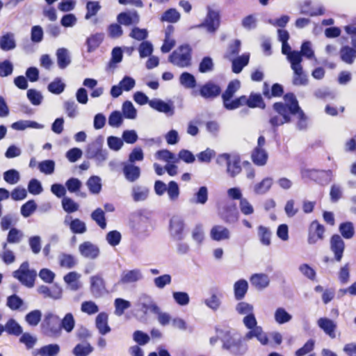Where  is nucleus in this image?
<instances>
[{
	"label": "nucleus",
	"instance_id": "1",
	"mask_svg": "<svg viewBox=\"0 0 356 356\" xmlns=\"http://www.w3.org/2000/svg\"><path fill=\"white\" fill-rule=\"evenodd\" d=\"M216 331L218 334L219 339L222 343V348L223 350L228 351L234 356H243L247 353L248 350V345L236 333L232 332L229 329L218 327L216 328Z\"/></svg>",
	"mask_w": 356,
	"mask_h": 356
},
{
	"label": "nucleus",
	"instance_id": "2",
	"mask_svg": "<svg viewBox=\"0 0 356 356\" xmlns=\"http://www.w3.org/2000/svg\"><path fill=\"white\" fill-rule=\"evenodd\" d=\"M103 144L104 137L100 135L90 143L86 149V158L95 160L97 165H101L108 157V152L106 149H103Z\"/></svg>",
	"mask_w": 356,
	"mask_h": 356
},
{
	"label": "nucleus",
	"instance_id": "3",
	"mask_svg": "<svg viewBox=\"0 0 356 356\" xmlns=\"http://www.w3.org/2000/svg\"><path fill=\"white\" fill-rule=\"evenodd\" d=\"M192 51L188 44H181L169 55L168 61L179 67H188L191 65Z\"/></svg>",
	"mask_w": 356,
	"mask_h": 356
},
{
	"label": "nucleus",
	"instance_id": "4",
	"mask_svg": "<svg viewBox=\"0 0 356 356\" xmlns=\"http://www.w3.org/2000/svg\"><path fill=\"white\" fill-rule=\"evenodd\" d=\"M302 179H307L325 186L334 179V175L332 170H317L304 168L300 171Z\"/></svg>",
	"mask_w": 356,
	"mask_h": 356
},
{
	"label": "nucleus",
	"instance_id": "5",
	"mask_svg": "<svg viewBox=\"0 0 356 356\" xmlns=\"http://www.w3.org/2000/svg\"><path fill=\"white\" fill-rule=\"evenodd\" d=\"M13 277L17 279L23 286L27 288L34 286L37 272L35 269L29 268V263L27 261L21 264L19 268L13 272Z\"/></svg>",
	"mask_w": 356,
	"mask_h": 356
},
{
	"label": "nucleus",
	"instance_id": "6",
	"mask_svg": "<svg viewBox=\"0 0 356 356\" xmlns=\"http://www.w3.org/2000/svg\"><path fill=\"white\" fill-rule=\"evenodd\" d=\"M41 330L42 334L47 337H59L61 335L59 316L51 312L47 313L41 323Z\"/></svg>",
	"mask_w": 356,
	"mask_h": 356
},
{
	"label": "nucleus",
	"instance_id": "7",
	"mask_svg": "<svg viewBox=\"0 0 356 356\" xmlns=\"http://www.w3.org/2000/svg\"><path fill=\"white\" fill-rule=\"evenodd\" d=\"M221 86L211 80L200 85L197 90H193L192 92L193 96L199 95L207 101H212L216 99L221 95Z\"/></svg>",
	"mask_w": 356,
	"mask_h": 356
},
{
	"label": "nucleus",
	"instance_id": "8",
	"mask_svg": "<svg viewBox=\"0 0 356 356\" xmlns=\"http://www.w3.org/2000/svg\"><path fill=\"white\" fill-rule=\"evenodd\" d=\"M207 13L204 19L199 24L195 25L191 29H206L211 33H214L220 25V14L218 10H213L209 6L207 7Z\"/></svg>",
	"mask_w": 356,
	"mask_h": 356
},
{
	"label": "nucleus",
	"instance_id": "9",
	"mask_svg": "<svg viewBox=\"0 0 356 356\" xmlns=\"http://www.w3.org/2000/svg\"><path fill=\"white\" fill-rule=\"evenodd\" d=\"M186 227L184 218L181 216H172L169 220L168 225L170 236L175 241H183L186 236Z\"/></svg>",
	"mask_w": 356,
	"mask_h": 356
},
{
	"label": "nucleus",
	"instance_id": "10",
	"mask_svg": "<svg viewBox=\"0 0 356 356\" xmlns=\"http://www.w3.org/2000/svg\"><path fill=\"white\" fill-rule=\"evenodd\" d=\"M220 218L227 224H234L239 218V212L235 202H229L224 204L219 209Z\"/></svg>",
	"mask_w": 356,
	"mask_h": 356
},
{
	"label": "nucleus",
	"instance_id": "11",
	"mask_svg": "<svg viewBox=\"0 0 356 356\" xmlns=\"http://www.w3.org/2000/svg\"><path fill=\"white\" fill-rule=\"evenodd\" d=\"M286 103L278 102L274 103L277 108L282 112L286 111L292 115H296V112L300 108L298 101L293 92H287L284 95Z\"/></svg>",
	"mask_w": 356,
	"mask_h": 356
},
{
	"label": "nucleus",
	"instance_id": "12",
	"mask_svg": "<svg viewBox=\"0 0 356 356\" xmlns=\"http://www.w3.org/2000/svg\"><path fill=\"white\" fill-rule=\"evenodd\" d=\"M235 309L238 314H245L243 318V323L245 327H250V325L252 326L253 323L257 321L254 314V307L252 305L246 302L241 301L236 304Z\"/></svg>",
	"mask_w": 356,
	"mask_h": 356
},
{
	"label": "nucleus",
	"instance_id": "13",
	"mask_svg": "<svg viewBox=\"0 0 356 356\" xmlns=\"http://www.w3.org/2000/svg\"><path fill=\"white\" fill-rule=\"evenodd\" d=\"M149 106L157 112L164 113L167 117H172L175 113V106L172 99L164 101L159 98L150 100Z\"/></svg>",
	"mask_w": 356,
	"mask_h": 356
},
{
	"label": "nucleus",
	"instance_id": "14",
	"mask_svg": "<svg viewBox=\"0 0 356 356\" xmlns=\"http://www.w3.org/2000/svg\"><path fill=\"white\" fill-rule=\"evenodd\" d=\"M150 220L146 216H140L132 225L134 234L139 238H145L150 234Z\"/></svg>",
	"mask_w": 356,
	"mask_h": 356
},
{
	"label": "nucleus",
	"instance_id": "15",
	"mask_svg": "<svg viewBox=\"0 0 356 356\" xmlns=\"http://www.w3.org/2000/svg\"><path fill=\"white\" fill-rule=\"evenodd\" d=\"M325 228L317 220H313L308 228L307 243L309 245H314L318 241L324 239Z\"/></svg>",
	"mask_w": 356,
	"mask_h": 356
},
{
	"label": "nucleus",
	"instance_id": "16",
	"mask_svg": "<svg viewBox=\"0 0 356 356\" xmlns=\"http://www.w3.org/2000/svg\"><path fill=\"white\" fill-rule=\"evenodd\" d=\"M246 328L248 329L249 331L245 334V340H251L253 338H256L261 345H268L269 342L268 334L264 332L261 326L257 325V321L253 323L252 326L250 325V327H247Z\"/></svg>",
	"mask_w": 356,
	"mask_h": 356
},
{
	"label": "nucleus",
	"instance_id": "17",
	"mask_svg": "<svg viewBox=\"0 0 356 356\" xmlns=\"http://www.w3.org/2000/svg\"><path fill=\"white\" fill-rule=\"evenodd\" d=\"M345 247V242L340 235L334 234L330 237V248L334 254V261L339 262L341 261Z\"/></svg>",
	"mask_w": 356,
	"mask_h": 356
},
{
	"label": "nucleus",
	"instance_id": "18",
	"mask_svg": "<svg viewBox=\"0 0 356 356\" xmlns=\"http://www.w3.org/2000/svg\"><path fill=\"white\" fill-rule=\"evenodd\" d=\"M37 292L44 298H49L53 300H59L63 296V289L58 283H54L51 288L46 285H40L37 288Z\"/></svg>",
	"mask_w": 356,
	"mask_h": 356
},
{
	"label": "nucleus",
	"instance_id": "19",
	"mask_svg": "<svg viewBox=\"0 0 356 356\" xmlns=\"http://www.w3.org/2000/svg\"><path fill=\"white\" fill-rule=\"evenodd\" d=\"M90 283V290L95 298H100L106 292L105 281L100 275L92 276Z\"/></svg>",
	"mask_w": 356,
	"mask_h": 356
},
{
	"label": "nucleus",
	"instance_id": "20",
	"mask_svg": "<svg viewBox=\"0 0 356 356\" xmlns=\"http://www.w3.org/2000/svg\"><path fill=\"white\" fill-rule=\"evenodd\" d=\"M117 22L125 26L136 25L140 22V16L136 10L123 11L117 15Z\"/></svg>",
	"mask_w": 356,
	"mask_h": 356
},
{
	"label": "nucleus",
	"instance_id": "21",
	"mask_svg": "<svg viewBox=\"0 0 356 356\" xmlns=\"http://www.w3.org/2000/svg\"><path fill=\"white\" fill-rule=\"evenodd\" d=\"M273 108L278 115L282 116L281 118L278 115H274L270 117L269 119V124L272 127L273 131L276 132L279 126L283 125L285 123H290L291 122V116L292 115L285 111L284 112L279 111L274 104H273Z\"/></svg>",
	"mask_w": 356,
	"mask_h": 356
},
{
	"label": "nucleus",
	"instance_id": "22",
	"mask_svg": "<svg viewBox=\"0 0 356 356\" xmlns=\"http://www.w3.org/2000/svg\"><path fill=\"white\" fill-rule=\"evenodd\" d=\"M293 58L296 59L294 60L296 64H293V65L291 66L294 73L293 84L294 86H306L308 83V79L307 74L303 72L300 58L298 59L296 57Z\"/></svg>",
	"mask_w": 356,
	"mask_h": 356
},
{
	"label": "nucleus",
	"instance_id": "23",
	"mask_svg": "<svg viewBox=\"0 0 356 356\" xmlns=\"http://www.w3.org/2000/svg\"><path fill=\"white\" fill-rule=\"evenodd\" d=\"M122 172L127 181L129 182H135L140 177V168L133 163L122 162Z\"/></svg>",
	"mask_w": 356,
	"mask_h": 356
},
{
	"label": "nucleus",
	"instance_id": "24",
	"mask_svg": "<svg viewBox=\"0 0 356 356\" xmlns=\"http://www.w3.org/2000/svg\"><path fill=\"white\" fill-rule=\"evenodd\" d=\"M143 277V273L139 268H134L122 271L118 284H127L136 282Z\"/></svg>",
	"mask_w": 356,
	"mask_h": 356
},
{
	"label": "nucleus",
	"instance_id": "25",
	"mask_svg": "<svg viewBox=\"0 0 356 356\" xmlns=\"http://www.w3.org/2000/svg\"><path fill=\"white\" fill-rule=\"evenodd\" d=\"M241 82L238 79H234L229 82L225 90L221 93L223 107L225 108L232 101L235 93L239 90Z\"/></svg>",
	"mask_w": 356,
	"mask_h": 356
},
{
	"label": "nucleus",
	"instance_id": "26",
	"mask_svg": "<svg viewBox=\"0 0 356 356\" xmlns=\"http://www.w3.org/2000/svg\"><path fill=\"white\" fill-rule=\"evenodd\" d=\"M317 325L331 339L336 337L335 332L337 328V324L333 320L327 317H321L318 319Z\"/></svg>",
	"mask_w": 356,
	"mask_h": 356
},
{
	"label": "nucleus",
	"instance_id": "27",
	"mask_svg": "<svg viewBox=\"0 0 356 356\" xmlns=\"http://www.w3.org/2000/svg\"><path fill=\"white\" fill-rule=\"evenodd\" d=\"M79 250L83 257L90 259H95L100 253L98 246L90 241H86L80 244Z\"/></svg>",
	"mask_w": 356,
	"mask_h": 356
},
{
	"label": "nucleus",
	"instance_id": "28",
	"mask_svg": "<svg viewBox=\"0 0 356 356\" xmlns=\"http://www.w3.org/2000/svg\"><path fill=\"white\" fill-rule=\"evenodd\" d=\"M105 35L102 32L90 34L86 40L85 45L87 52L90 54L96 51L104 40Z\"/></svg>",
	"mask_w": 356,
	"mask_h": 356
},
{
	"label": "nucleus",
	"instance_id": "29",
	"mask_svg": "<svg viewBox=\"0 0 356 356\" xmlns=\"http://www.w3.org/2000/svg\"><path fill=\"white\" fill-rule=\"evenodd\" d=\"M139 305L144 314H147L148 312L153 314L159 313V307L154 301L152 298L146 293H143L140 297Z\"/></svg>",
	"mask_w": 356,
	"mask_h": 356
},
{
	"label": "nucleus",
	"instance_id": "30",
	"mask_svg": "<svg viewBox=\"0 0 356 356\" xmlns=\"http://www.w3.org/2000/svg\"><path fill=\"white\" fill-rule=\"evenodd\" d=\"M64 223L69 226L71 232L74 234H81L87 231L86 223L79 218L72 219V216H66Z\"/></svg>",
	"mask_w": 356,
	"mask_h": 356
},
{
	"label": "nucleus",
	"instance_id": "31",
	"mask_svg": "<svg viewBox=\"0 0 356 356\" xmlns=\"http://www.w3.org/2000/svg\"><path fill=\"white\" fill-rule=\"evenodd\" d=\"M241 162V159L240 155L238 154H232V159L226 165V172L230 177L234 178L241 172L242 168Z\"/></svg>",
	"mask_w": 356,
	"mask_h": 356
},
{
	"label": "nucleus",
	"instance_id": "32",
	"mask_svg": "<svg viewBox=\"0 0 356 356\" xmlns=\"http://www.w3.org/2000/svg\"><path fill=\"white\" fill-rule=\"evenodd\" d=\"M263 95L267 98L281 97L284 94V87L278 83H273L270 90L267 82H264L262 90Z\"/></svg>",
	"mask_w": 356,
	"mask_h": 356
},
{
	"label": "nucleus",
	"instance_id": "33",
	"mask_svg": "<svg viewBox=\"0 0 356 356\" xmlns=\"http://www.w3.org/2000/svg\"><path fill=\"white\" fill-rule=\"evenodd\" d=\"M57 65L61 70L65 69L72 62L70 51L67 48H58L56 52Z\"/></svg>",
	"mask_w": 356,
	"mask_h": 356
},
{
	"label": "nucleus",
	"instance_id": "34",
	"mask_svg": "<svg viewBox=\"0 0 356 356\" xmlns=\"http://www.w3.org/2000/svg\"><path fill=\"white\" fill-rule=\"evenodd\" d=\"M250 60V54L244 53L232 60V71L235 74H239L247 66Z\"/></svg>",
	"mask_w": 356,
	"mask_h": 356
},
{
	"label": "nucleus",
	"instance_id": "35",
	"mask_svg": "<svg viewBox=\"0 0 356 356\" xmlns=\"http://www.w3.org/2000/svg\"><path fill=\"white\" fill-rule=\"evenodd\" d=\"M149 190L144 186L135 185L131 188V196L135 202H143L149 196Z\"/></svg>",
	"mask_w": 356,
	"mask_h": 356
},
{
	"label": "nucleus",
	"instance_id": "36",
	"mask_svg": "<svg viewBox=\"0 0 356 356\" xmlns=\"http://www.w3.org/2000/svg\"><path fill=\"white\" fill-rule=\"evenodd\" d=\"M108 316L106 312H100L96 316L95 325L99 332L105 335L111 332V327L108 324Z\"/></svg>",
	"mask_w": 356,
	"mask_h": 356
},
{
	"label": "nucleus",
	"instance_id": "37",
	"mask_svg": "<svg viewBox=\"0 0 356 356\" xmlns=\"http://www.w3.org/2000/svg\"><path fill=\"white\" fill-rule=\"evenodd\" d=\"M211 238L216 241H220L230 238L229 229L222 225L213 226L210 232Z\"/></svg>",
	"mask_w": 356,
	"mask_h": 356
},
{
	"label": "nucleus",
	"instance_id": "38",
	"mask_svg": "<svg viewBox=\"0 0 356 356\" xmlns=\"http://www.w3.org/2000/svg\"><path fill=\"white\" fill-rule=\"evenodd\" d=\"M16 41L14 33L8 32L0 37V49L8 51L16 47Z\"/></svg>",
	"mask_w": 356,
	"mask_h": 356
},
{
	"label": "nucleus",
	"instance_id": "39",
	"mask_svg": "<svg viewBox=\"0 0 356 356\" xmlns=\"http://www.w3.org/2000/svg\"><path fill=\"white\" fill-rule=\"evenodd\" d=\"M251 158L252 162L256 165L263 166L267 163L268 154L264 149L254 147L252 150Z\"/></svg>",
	"mask_w": 356,
	"mask_h": 356
},
{
	"label": "nucleus",
	"instance_id": "40",
	"mask_svg": "<svg viewBox=\"0 0 356 356\" xmlns=\"http://www.w3.org/2000/svg\"><path fill=\"white\" fill-rule=\"evenodd\" d=\"M339 55L343 62L351 65L356 58V49L350 48L348 45H343L340 49Z\"/></svg>",
	"mask_w": 356,
	"mask_h": 356
},
{
	"label": "nucleus",
	"instance_id": "41",
	"mask_svg": "<svg viewBox=\"0 0 356 356\" xmlns=\"http://www.w3.org/2000/svg\"><path fill=\"white\" fill-rule=\"evenodd\" d=\"M76 321L73 314L67 313L62 319L59 318L60 334L63 330L67 333H71L74 329Z\"/></svg>",
	"mask_w": 356,
	"mask_h": 356
},
{
	"label": "nucleus",
	"instance_id": "42",
	"mask_svg": "<svg viewBox=\"0 0 356 356\" xmlns=\"http://www.w3.org/2000/svg\"><path fill=\"white\" fill-rule=\"evenodd\" d=\"M272 232L268 227L259 225L257 227V236L260 243L264 246L271 245Z\"/></svg>",
	"mask_w": 356,
	"mask_h": 356
},
{
	"label": "nucleus",
	"instance_id": "43",
	"mask_svg": "<svg viewBox=\"0 0 356 356\" xmlns=\"http://www.w3.org/2000/svg\"><path fill=\"white\" fill-rule=\"evenodd\" d=\"M248 289V283L244 279L236 281L234 284V298L236 300H241L245 296Z\"/></svg>",
	"mask_w": 356,
	"mask_h": 356
},
{
	"label": "nucleus",
	"instance_id": "44",
	"mask_svg": "<svg viewBox=\"0 0 356 356\" xmlns=\"http://www.w3.org/2000/svg\"><path fill=\"white\" fill-rule=\"evenodd\" d=\"M94 350L93 346L89 342L79 343L72 350L74 356H89Z\"/></svg>",
	"mask_w": 356,
	"mask_h": 356
},
{
	"label": "nucleus",
	"instance_id": "45",
	"mask_svg": "<svg viewBox=\"0 0 356 356\" xmlns=\"http://www.w3.org/2000/svg\"><path fill=\"white\" fill-rule=\"evenodd\" d=\"M79 277L80 275L78 273L71 271L64 276L63 280L70 290L76 291L81 287V284L79 282Z\"/></svg>",
	"mask_w": 356,
	"mask_h": 356
},
{
	"label": "nucleus",
	"instance_id": "46",
	"mask_svg": "<svg viewBox=\"0 0 356 356\" xmlns=\"http://www.w3.org/2000/svg\"><path fill=\"white\" fill-rule=\"evenodd\" d=\"M208 188L205 186H200L190 199V202L196 204H205L208 200Z\"/></svg>",
	"mask_w": 356,
	"mask_h": 356
},
{
	"label": "nucleus",
	"instance_id": "47",
	"mask_svg": "<svg viewBox=\"0 0 356 356\" xmlns=\"http://www.w3.org/2000/svg\"><path fill=\"white\" fill-rule=\"evenodd\" d=\"M282 53L286 56V58L291 63V66L293 65V64H296L294 61L295 59L293 58L295 57L298 59L300 58V62H302V55L297 50H292L288 42L282 43Z\"/></svg>",
	"mask_w": 356,
	"mask_h": 356
},
{
	"label": "nucleus",
	"instance_id": "48",
	"mask_svg": "<svg viewBox=\"0 0 356 356\" xmlns=\"http://www.w3.org/2000/svg\"><path fill=\"white\" fill-rule=\"evenodd\" d=\"M4 332L9 335L19 336L22 334V327L13 318H9L3 325Z\"/></svg>",
	"mask_w": 356,
	"mask_h": 356
},
{
	"label": "nucleus",
	"instance_id": "49",
	"mask_svg": "<svg viewBox=\"0 0 356 356\" xmlns=\"http://www.w3.org/2000/svg\"><path fill=\"white\" fill-rule=\"evenodd\" d=\"M124 50L122 47H115L111 51V57L108 61L106 69L115 68L117 64L122 62L123 59Z\"/></svg>",
	"mask_w": 356,
	"mask_h": 356
},
{
	"label": "nucleus",
	"instance_id": "50",
	"mask_svg": "<svg viewBox=\"0 0 356 356\" xmlns=\"http://www.w3.org/2000/svg\"><path fill=\"white\" fill-rule=\"evenodd\" d=\"M247 106L251 108H259L261 109H265L266 105L260 93L252 92L248 97Z\"/></svg>",
	"mask_w": 356,
	"mask_h": 356
},
{
	"label": "nucleus",
	"instance_id": "51",
	"mask_svg": "<svg viewBox=\"0 0 356 356\" xmlns=\"http://www.w3.org/2000/svg\"><path fill=\"white\" fill-rule=\"evenodd\" d=\"M11 127L17 131H23L26 128L43 129L44 125L35 121L31 120H19L13 122Z\"/></svg>",
	"mask_w": 356,
	"mask_h": 356
},
{
	"label": "nucleus",
	"instance_id": "52",
	"mask_svg": "<svg viewBox=\"0 0 356 356\" xmlns=\"http://www.w3.org/2000/svg\"><path fill=\"white\" fill-rule=\"evenodd\" d=\"M86 186L91 194H99L102 188V179L99 176L92 175L87 180Z\"/></svg>",
	"mask_w": 356,
	"mask_h": 356
},
{
	"label": "nucleus",
	"instance_id": "53",
	"mask_svg": "<svg viewBox=\"0 0 356 356\" xmlns=\"http://www.w3.org/2000/svg\"><path fill=\"white\" fill-rule=\"evenodd\" d=\"M273 179L271 177H266L254 186V192L257 195H264L271 188Z\"/></svg>",
	"mask_w": 356,
	"mask_h": 356
},
{
	"label": "nucleus",
	"instance_id": "54",
	"mask_svg": "<svg viewBox=\"0 0 356 356\" xmlns=\"http://www.w3.org/2000/svg\"><path fill=\"white\" fill-rule=\"evenodd\" d=\"M179 83L186 88H194L197 86V80L195 76L188 72H184L180 74Z\"/></svg>",
	"mask_w": 356,
	"mask_h": 356
},
{
	"label": "nucleus",
	"instance_id": "55",
	"mask_svg": "<svg viewBox=\"0 0 356 356\" xmlns=\"http://www.w3.org/2000/svg\"><path fill=\"white\" fill-rule=\"evenodd\" d=\"M339 231L341 237L345 239H350L355 234L354 225L350 221L343 222L339 226Z\"/></svg>",
	"mask_w": 356,
	"mask_h": 356
},
{
	"label": "nucleus",
	"instance_id": "56",
	"mask_svg": "<svg viewBox=\"0 0 356 356\" xmlns=\"http://www.w3.org/2000/svg\"><path fill=\"white\" fill-rule=\"evenodd\" d=\"M122 114L123 118L129 120H134L137 117V110L131 101L127 100L122 106Z\"/></svg>",
	"mask_w": 356,
	"mask_h": 356
},
{
	"label": "nucleus",
	"instance_id": "57",
	"mask_svg": "<svg viewBox=\"0 0 356 356\" xmlns=\"http://www.w3.org/2000/svg\"><path fill=\"white\" fill-rule=\"evenodd\" d=\"M131 303L130 301L122 298H117L114 300L115 314L118 316H121L124 314L125 310L131 307Z\"/></svg>",
	"mask_w": 356,
	"mask_h": 356
},
{
	"label": "nucleus",
	"instance_id": "58",
	"mask_svg": "<svg viewBox=\"0 0 356 356\" xmlns=\"http://www.w3.org/2000/svg\"><path fill=\"white\" fill-rule=\"evenodd\" d=\"M24 305V300L16 293L7 297L6 306L13 311L19 310Z\"/></svg>",
	"mask_w": 356,
	"mask_h": 356
},
{
	"label": "nucleus",
	"instance_id": "59",
	"mask_svg": "<svg viewBox=\"0 0 356 356\" xmlns=\"http://www.w3.org/2000/svg\"><path fill=\"white\" fill-rule=\"evenodd\" d=\"M210 293L211 296L204 300V304L213 311H216L220 307V297H222V295L220 294V297H218L215 289H211Z\"/></svg>",
	"mask_w": 356,
	"mask_h": 356
},
{
	"label": "nucleus",
	"instance_id": "60",
	"mask_svg": "<svg viewBox=\"0 0 356 356\" xmlns=\"http://www.w3.org/2000/svg\"><path fill=\"white\" fill-rule=\"evenodd\" d=\"M65 87L66 85L63 82L62 79L56 77L48 84L47 90L52 94L60 95L65 90Z\"/></svg>",
	"mask_w": 356,
	"mask_h": 356
},
{
	"label": "nucleus",
	"instance_id": "61",
	"mask_svg": "<svg viewBox=\"0 0 356 356\" xmlns=\"http://www.w3.org/2000/svg\"><path fill=\"white\" fill-rule=\"evenodd\" d=\"M250 282L258 289H264L269 285V279L266 274H254L251 277Z\"/></svg>",
	"mask_w": 356,
	"mask_h": 356
},
{
	"label": "nucleus",
	"instance_id": "62",
	"mask_svg": "<svg viewBox=\"0 0 356 356\" xmlns=\"http://www.w3.org/2000/svg\"><path fill=\"white\" fill-rule=\"evenodd\" d=\"M274 318L278 324L283 325L289 322L292 319V315L290 314L284 308L278 307L275 312Z\"/></svg>",
	"mask_w": 356,
	"mask_h": 356
},
{
	"label": "nucleus",
	"instance_id": "63",
	"mask_svg": "<svg viewBox=\"0 0 356 356\" xmlns=\"http://www.w3.org/2000/svg\"><path fill=\"white\" fill-rule=\"evenodd\" d=\"M140 58H145L150 56L154 51V46L149 40H145L138 47Z\"/></svg>",
	"mask_w": 356,
	"mask_h": 356
},
{
	"label": "nucleus",
	"instance_id": "64",
	"mask_svg": "<svg viewBox=\"0 0 356 356\" xmlns=\"http://www.w3.org/2000/svg\"><path fill=\"white\" fill-rule=\"evenodd\" d=\"M60 350V347L57 343H50L42 346L39 350L41 356H56Z\"/></svg>",
	"mask_w": 356,
	"mask_h": 356
}]
</instances>
